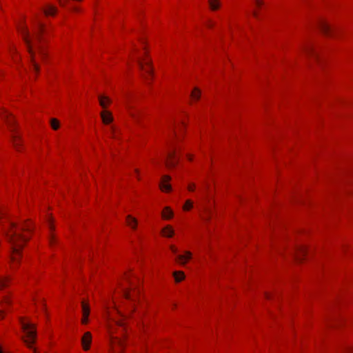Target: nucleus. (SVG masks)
Returning a JSON list of instances; mask_svg holds the SVG:
<instances>
[{
  "label": "nucleus",
  "mask_w": 353,
  "mask_h": 353,
  "mask_svg": "<svg viewBox=\"0 0 353 353\" xmlns=\"http://www.w3.org/2000/svg\"><path fill=\"white\" fill-rule=\"evenodd\" d=\"M5 230L7 239L11 245V268L15 269L19 263L21 250L28 241V234L32 232V227L30 223L18 225L9 221L8 228Z\"/></svg>",
  "instance_id": "nucleus-1"
},
{
  "label": "nucleus",
  "mask_w": 353,
  "mask_h": 353,
  "mask_svg": "<svg viewBox=\"0 0 353 353\" xmlns=\"http://www.w3.org/2000/svg\"><path fill=\"white\" fill-rule=\"evenodd\" d=\"M19 31L21 32L23 37V40L26 44L28 51L30 55V61L34 71L37 73L39 71V67L36 63L34 59V52L32 49V36L36 39H40V34L44 31L43 26L41 23H38L32 30V34L30 32L29 30L25 26H21L18 28Z\"/></svg>",
  "instance_id": "nucleus-2"
},
{
  "label": "nucleus",
  "mask_w": 353,
  "mask_h": 353,
  "mask_svg": "<svg viewBox=\"0 0 353 353\" xmlns=\"http://www.w3.org/2000/svg\"><path fill=\"white\" fill-rule=\"evenodd\" d=\"M20 324L26 335V337H22L24 343L29 348L32 350L33 353H37L36 350L32 346V345L34 343L37 337L35 325L30 322L26 321L23 318L20 319Z\"/></svg>",
  "instance_id": "nucleus-3"
},
{
  "label": "nucleus",
  "mask_w": 353,
  "mask_h": 353,
  "mask_svg": "<svg viewBox=\"0 0 353 353\" xmlns=\"http://www.w3.org/2000/svg\"><path fill=\"white\" fill-rule=\"evenodd\" d=\"M5 117L6 118V122L10 128V130L12 132V142L14 148L19 151L21 145V139L19 135L15 132L14 121L9 115L8 113L4 112Z\"/></svg>",
  "instance_id": "nucleus-4"
},
{
  "label": "nucleus",
  "mask_w": 353,
  "mask_h": 353,
  "mask_svg": "<svg viewBox=\"0 0 353 353\" xmlns=\"http://www.w3.org/2000/svg\"><path fill=\"white\" fill-rule=\"evenodd\" d=\"M254 8L252 13V16L256 20H266L268 19L263 8L265 5V0H254Z\"/></svg>",
  "instance_id": "nucleus-5"
},
{
  "label": "nucleus",
  "mask_w": 353,
  "mask_h": 353,
  "mask_svg": "<svg viewBox=\"0 0 353 353\" xmlns=\"http://www.w3.org/2000/svg\"><path fill=\"white\" fill-rule=\"evenodd\" d=\"M112 347L114 353H120L124 346V339L116 336L111 339Z\"/></svg>",
  "instance_id": "nucleus-6"
},
{
  "label": "nucleus",
  "mask_w": 353,
  "mask_h": 353,
  "mask_svg": "<svg viewBox=\"0 0 353 353\" xmlns=\"http://www.w3.org/2000/svg\"><path fill=\"white\" fill-rule=\"evenodd\" d=\"M129 282L131 285V288L130 289L123 288V294L124 297L127 300L134 302L135 301V296L138 293V291L137 290L136 288L133 286L132 283L130 281H129Z\"/></svg>",
  "instance_id": "nucleus-7"
},
{
  "label": "nucleus",
  "mask_w": 353,
  "mask_h": 353,
  "mask_svg": "<svg viewBox=\"0 0 353 353\" xmlns=\"http://www.w3.org/2000/svg\"><path fill=\"white\" fill-rule=\"evenodd\" d=\"M208 9L213 12L219 11L223 7L222 0H207Z\"/></svg>",
  "instance_id": "nucleus-8"
},
{
  "label": "nucleus",
  "mask_w": 353,
  "mask_h": 353,
  "mask_svg": "<svg viewBox=\"0 0 353 353\" xmlns=\"http://www.w3.org/2000/svg\"><path fill=\"white\" fill-rule=\"evenodd\" d=\"M302 52L304 53L306 56H312L314 57L315 59H319V55L315 50L314 46L311 43H307L302 48Z\"/></svg>",
  "instance_id": "nucleus-9"
},
{
  "label": "nucleus",
  "mask_w": 353,
  "mask_h": 353,
  "mask_svg": "<svg viewBox=\"0 0 353 353\" xmlns=\"http://www.w3.org/2000/svg\"><path fill=\"white\" fill-rule=\"evenodd\" d=\"M137 61L139 63L140 68L145 71L148 74H151L152 73V69L151 68V62L149 60L142 61L141 58L138 57Z\"/></svg>",
  "instance_id": "nucleus-10"
},
{
  "label": "nucleus",
  "mask_w": 353,
  "mask_h": 353,
  "mask_svg": "<svg viewBox=\"0 0 353 353\" xmlns=\"http://www.w3.org/2000/svg\"><path fill=\"white\" fill-rule=\"evenodd\" d=\"M42 10L46 17H53L57 13V8L51 4L46 6Z\"/></svg>",
  "instance_id": "nucleus-11"
},
{
  "label": "nucleus",
  "mask_w": 353,
  "mask_h": 353,
  "mask_svg": "<svg viewBox=\"0 0 353 353\" xmlns=\"http://www.w3.org/2000/svg\"><path fill=\"white\" fill-rule=\"evenodd\" d=\"M170 180V177L168 175H165L162 177L161 183L159 184L160 188L162 191L170 192L172 190V187L170 184H169V181Z\"/></svg>",
  "instance_id": "nucleus-12"
},
{
  "label": "nucleus",
  "mask_w": 353,
  "mask_h": 353,
  "mask_svg": "<svg viewBox=\"0 0 353 353\" xmlns=\"http://www.w3.org/2000/svg\"><path fill=\"white\" fill-rule=\"evenodd\" d=\"M176 151L173 150L168 153L166 157V165L168 167H173L176 165Z\"/></svg>",
  "instance_id": "nucleus-13"
},
{
  "label": "nucleus",
  "mask_w": 353,
  "mask_h": 353,
  "mask_svg": "<svg viewBox=\"0 0 353 353\" xmlns=\"http://www.w3.org/2000/svg\"><path fill=\"white\" fill-rule=\"evenodd\" d=\"M192 258V253L189 251H185L184 254L176 255V260L181 265H185Z\"/></svg>",
  "instance_id": "nucleus-14"
},
{
  "label": "nucleus",
  "mask_w": 353,
  "mask_h": 353,
  "mask_svg": "<svg viewBox=\"0 0 353 353\" xmlns=\"http://www.w3.org/2000/svg\"><path fill=\"white\" fill-rule=\"evenodd\" d=\"M103 122L105 124L110 123L113 121V117L109 111L104 110L101 112Z\"/></svg>",
  "instance_id": "nucleus-15"
},
{
  "label": "nucleus",
  "mask_w": 353,
  "mask_h": 353,
  "mask_svg": "<svg viewBox=\"0 0 353 353\" xmlns=\"http://www.w3.org/2000/svg\"><path fill=\"white\" fill-rule=\"evenodd\" d=\"M126 223L132 229L135 230L137 227L138 221L134 217L128 215L126 216Z\"/></svg>",
  "instance_id": "nucleus-16"
},
{
  "label": "nucleus",
  "mask_w": 353,
  "mask_h": 353,
  "mask_svg": "<svg viewBox=\"0 0 353 353\" xmlns=\"http://www.w3.org/2000/svg\"><path fill=\"white\" fill-rule=\"evenodd\" d=\"M82 308H83V319L82 323L83 324L87 323L88 321V307L84 302H82Z\"/></svg>",
  "instance_id": "nucleus-17"
},
{
  "label": "nucleus",
  "mask_w": 353,
  "mask_h": 353,
  "mask_svg": "<svg viewBox=\"0 0 353 353\" xmlns=\"http://www.w3.org/2000/svg\"><path fill=\"white\" fill-rule=\"evenodd\" d=\"M307 252V248L305 246H300L297 250H296V259L299 261L302 260V257L305 256V253Z\"/></svg>",
  "instance_id": "nucleus-18"
},
{
  "label": "nucleus",
  "mask_w": 353,
  "mask_h": 353,
  "mask_svg": "<svg viewBox=\"0 0 353 353\" xmlns=\"http://www.w3.org/2000/svg\"><path fill=\"white\" fill-rule=\"evenodd\" d=\"M328 24L329 23H321V26L319 28L320 30L323 34H327V35H329L332 32V28L330 27V26Z\"/></svg>",
  "instance_id": "nucleus-19"
},
{
  "label": "nucleus",
  "mask_w": 353,
  "mask_h": 353,
  "mask_svg": "<svg viewBox=\"0 0 353 353\" xmlns=\"http://www.w3.org/2000/svg\"><path fill=\"white\" fill-rule=\"evenodd\" d=\"M162 216L165 219H170L173 216V212L169 207H165L162 212Z\"/></svg>",
  "instance_id": "nucleus-20"
},
{
  "label": "nucleus",
  "mask_w": 353,
  "mask_h": 353,
  "mask_svg": "<svg viewBox=\"0 0 353 353\" xmlns=\"http://www.w3.org/2000/svg\"><path fill=\"white\" fill-rule=\"evenodd\" d=\"M162 233L165 236L172 237L174 235V232L171 226L167 225L162 230Z\"/></svg>",
  "instance_id": "nucleus-21"
},
{
  "label": "nucleus",
  "mask_w": 353,
  "mask_h": 353,
  "mask_svg": "<svg viewBox=\"0 0 353 353\" xmlns=\"http://www.w3.org/2000/svg\"><path fill=\"white\" fill-rule=\"evenodd\" d=\"M10 282V278L8 276H0V290L7 287Z\"/></svg>",
  "instance_id": "nucleus-22"
},
{
  "label": "nucleus",
  "mask_w": 353,
  "mask_h": 353,
  "mask_svg": "<svg viewBox=\"0 0 353 353\" xmlns=\"http://www.w3.org/2000/svg\"><path fill=\"white\" fill-rule=\"evenodd\" d=\"M176 282H180L185 278L184 273L181 271H176L173 273Z\"/></svg>",
  "instance_id": "nucleus-23"
},
{
  "label": "nucleus",
  "mask_w": 353,
  "mask_h": 353,
  "mask_svg": "<svg viewBox=\"0 0 353 353\" xmlns=\"http://www.w3.org/2000/svg\"><path fill=\"white\" fill-rule=\"evenodd\" d=\"M99 100L101 106L103 108H105L110 102V100L108 97L103 96H99Z\"/></svg>",
  "instance_id": "nucleus-24"
},
{
  "label": "nucleus",
  "mask_w": 353,
  "mask_h": 353,
  "mask_svg": "<svg viewBox=\"0 0 353 353\" xmlns=\"http://www.w3.org/2000/svg\"><path fill=\"white\" fill-rule=\"evenodd\" d=\"M88 332H85L82 338V346L84 350H88Z\"/></svg>",
  "instance_id": "nucleus-25"
},
{
  "label": "nucleus",
  "mask_w": 353,
  "mask_h": 353,
  "mask_svg": "<svg viewBox=\"0 0 353 353\" xmlns=\"http://www.w3.org/2000/svg\"><path fill=\"white\" fill-rule=\"evenodd\" d=\"M201 96V91L195 88L191 93V97L194 100H199Z\"/></svg>",
  "instance_id": "nucleus-26"
},
{
  "label": "nucleus",
  "mask_w": 353,
  "mask_h": 353,
  "mask_svg": "<svg viewBox=\"0 0 353 353\" xmlns=\"http://www.w3.org/2000/svg\"><path fill=\"white\" fill-rule=\"evenodd\" d=\"M50 125L53 130H57L60 125L59 121L57 119L52 118L50 119Z\"/></svg>",
  "instance_id": "nucleus-27"
},
{
  "label": "nucleus",
  "mask_w": 353,
  "mask_h": 353,
  "mask_svg": "<svg viewBox=\"0 0 353 353\" xmlns=\"http://www.w3.org/2000/svg\"><path fill=\"white\" fill-rule=\"evenodd\" d=\"M1 305L3 308H6V307L10 304V301L8 296H4L0 301Z\"/></svg>",
  "instance_id": "nucleus-28"
},
{
  "label": "nucleus",
  "mask_w": 353,
  "mask_h": 353,
  "mask_svg": "<svg viewBox=\"0 0 353 353\" xmlns=\"http://www.w3.org/2000/svg\"><path fill=\"white\" fill-rule=\"evenodd\" d=\"M110 132L112 134V138L116 139L117 138V134L118 132V128L115 125H111L110 127Z\"/></svg>",
  "instance_id": "nucleus-29"
},
{
  "label": "nucleus",
  "mask_w": 353,
  "mask_h": 353,
  "mask_svg": "<svg viewBox=\"0 0 353 353\" xmlns=\"http://www.w3.org/2000/svg\"><path fill=\"white\" fill-rule=\"evenodd\" d=\"M37 48L38 52H39L40 56L41 57V58L44 59L46 57V52H45V50L43 48V47L40 45H38L37 46Z\"/></svg>",
  "instance_id": "nucleus-30"
},
{
  "label": "nucleus",
  "mask_w": 353,
  "mask_h": 353,
  "mask_svg": "<svg viewBox=\"0 0 353 353\" xmlns=\"http://www.w3.org/2000/svg\"><path fill=\"white\" fill-rule=\"evenodd\" d=\"M192 208V202L190 200H187L183 205L184 210H188Z\"/></svg>",
  "instance_id": "nucleus-31"
},
{
  "label": "nucleus",
  "mask_w": 353,
  "mask_h": 353,
  "mask_svg": "<svg viewBox=\"0 0 353 353\" xmlns=\"http://www.w3.org/2000/svg\"><path fill=\"white\" fill-rule=\"evenodd\" d=\"M207 190H208V186L205 185L203 189L201 190L202 196L201 197V200H206L207 199Z\"/></svg>",
  "instance_id": "nucleus-32"
},
{
  "label": "nucleus",
  "mask_w": 353,
  "mask_h": 353,
  "mask_svg": "<svg viewBox=\"0 0 353 353\" xmlns=\"http://www.w3.org/2000/svg\"><path fill=\"white\" fill-rule=\"evenodd\" d=\"M59 3L61 7L65 8L69 4L70 1L69 0H59Z\"/></svg>",
  "instance_id": "nucleus-33"
},
{
  "label": "nucleus",
  "mask_w": 353,
  "mask_h": 353,
  "mask_svg": "<svg viewBox=\"0 0 353 353\" xmlns=\"http://www.w3.org/2000/svg\"><path fill=\"white\" fill-rule=\"evenodd\" d=\"M130 115L135 121H137V123L139 122V113L138 112H131Z\"/></svg>",
  "instance_id": "nucleus-34"
},
{
  "label": "nucleus",
  "mask_w": 353,
  "mask_h": 353,
  "mask_svg": "<svg viewBox=\"0 0 353 353\" xmlns=\"http://www.w3.org/2000/svg\"><path fill=\"white\" fill-rule=\"evenodd\" d=\"M188 189L190 192H193L195 190V184L194 183H190L188 186Z\"/></svg>",
  "instance_id": "nucleus-35"
},
{
  "label": "nucleus",
  "mask_w": 353,
  "mask_h": 353,
  "mask_svg": "<svg viewBox=\"0 0 353 353\" xmlns=\"http://www.w3.org/2000/svg\"><path fill=\"white\" fill-rule=\"evenodd\" d=\"M4 219H6V214L1 209H0V220Z\"/></svg>",
  "instance_id": "nucleus-36"
},
{
  "label": "nucleus",
  "mask_w": 353,
  "mask_h": 353,
  "mask_svg": "<svg viewBox=\"0 0 353 353\" xmlns=\"http://www.w3.org/2000/svg\"><path fill=\"white\" fill-rule=\"evenodd\" d=\"M170 250L174 254L177 253V249L174 245H170Z\"/></svg>",
  "instance_id": "nucleus-37"
},
{
  "label": "nucleus",
  "mask_w": 353,
  "mask_h": 353,
  "mask_svg": "<svg viewBox=\"0 0 353 353\" xmlns=\"http://www.w3.org/2000/svg\"><path fill=\"white\" fill-rule=\"evenodd\" d=\"M3 313H4V310H0V319L3 318V316H4Z\"/></svg>",
  "instance_id": "nucleus-38"
},
{
  "label": "nucleus",
  "mask_w": 353,
  "mask_h": 353,
  "mask_svg": "<svg viewBox=\"0 0 353 353\" xmlns=\"http://www.w3.org/2000/svg\"><path fill=\"white\" fill-rule=\"evenodd\" d=\"M119 327L121 329V331L122 332H123V328L122 327H123V323L121 322H117Z\"/></svg>",
  "instance_id": "nucleus-39"
},
{
  "label": "nucleus",
  "mask_w": 353,
  "mask_h": 353,
  "mask_svg": "<svg viewBox=\"0 0 353 353\" xmlns=\"http://www.w3.org/2000/svg\"><path fill=\"white\" fill-rule=\"evenodd\" d=\"M188 159H189L190 161H191V160H192V157H191L190 155H189V154L188 155Z\"/></svg>",
  "instance_id": "nucleus-40"
},
{
  "label": "nucleus",
  "mask_w": 353,
  "mask_h": 353,
  "mask_svg": "<svg viewBox=\"0 0 353 353\" xmlns=\"http://www.w3.org/2000/svg\"><path fill=\"white\" fill-rule=\"evenodd\" d=\"M0 353H3V350L1 346H0Z\"/></svg>",
  "instance_id": "nucleus-41"
},
{
  "label": "nucleus",
  "mask_w": 353,
  "mask_h": 353,
  "mask_svg": "<svg viewBox=\"0 0 353 353\" xmlns=\"http://www.w3.org/2000/svg\"><path fill=\"white\" fill-rule=\"evenodd\" d=\"M100 0H94L95 3H98Z\"/></svg>",
  "instance_id": "nucleus-42"
},
{
  "label": "nucleus",
  "mask_w": 353,
  "mask_h": 353,
  "mask_svg": "<svg viewBox=\"0 0 353 353\" xmlns=\"http://www.w3.org/2000/svg\"><path fill=\"white\" fill-rule=\"evenodd\" d=\"M209 219V217H205V218H203L204 220H208Z\"/></svg>",
  "instance_id": "nucleus-43"
}]
</instances>
